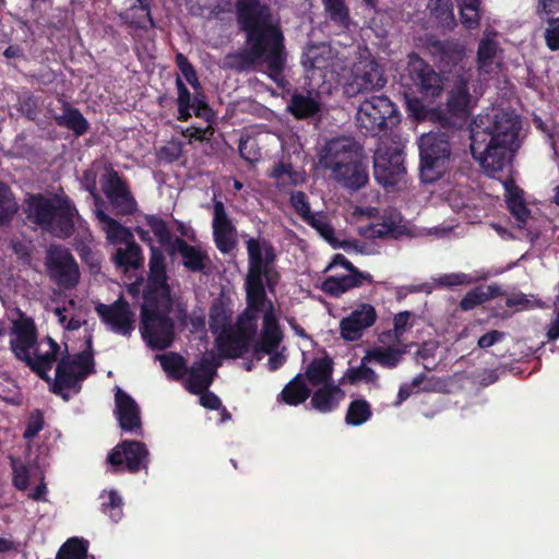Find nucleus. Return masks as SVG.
Listing matches in <instances>:
<instances>
[{
	"label": "nucleus",
	"instance_id": "nucleus-1",
	"mask_svg": "<svg viewBox=\"0 0 559 559\" xmlns=\"http://www.w3.org/2000/svg\"><path fill=\"white\" fill-rule=\"evenodd\" d=\"M236 16L246 35V49L228 53L224 59L225 68L243 72L261 64L267 76L278 87H284L288 53L284 33L273 21L271 7L260 0H237Z\"/></svg>",
	"mask_w": 559,
	"mask_h": 559
},
{
	"label": "nucleus",
	"instance_id": "nucleus-2",
	"mask_svg": "<svg viewBox=\"0 0 559 559\" xmlns=\"http://www.w3.org/2000/svg\"><path fill=\"white\" fill-rule=\"evenodd\" d=\"M32 352L25 353L17 359L25 362V365L36 373L41 380L49 384L51 393L69 401L70 396L66 392L72 390L74 393L81 391V382L85 380L91 373L94 372V357L92 350H83L74 356L66 355L58 361L56 368L55 380L48 374L57 360L59 353L48 350L45 354H39L37 348Z\"/></svg>",
	"mask_w": 559,
	"mask_h": 559
},
{
	"label": "nucleus",
	"instance_id": "nucleus-3",
	"mask_svg": "<svg viewBox=\"0 0 559 559\" xmlns=\"http://www.w3.org/2000/svg\"><path fill=\"white\" fill-rule=\"evenodd\" d=\"M24 212L28 222L59 239H68L74 233L78 210L68 197L31 194L25 202Z\"/></svg>",
	"mask_w": 559,
	"mask_h": 559
},
{
	"label": "nucleus",
	"instance_id": "nucleus-4",
	"mask_svg": "<svg viewBox=\"0 0 559 559\" xmlns=\"http://www.w3.org/2000/svg\"><path fill=\"white\" fill-rule=\"evenodd\" d=\"M419 178L431 185L444 178L453 167V153L447 132H428L418 140Z\"/></svg>",
	"mask_w": 559,
	"mask_h": 559
},
{
	"label": "nucleus",
	"instance_id": "nucleus-5",
	"mask_svg": "<svg viewBox=\"0 0 559 559\" xmlns=\"http://www.w3.org/2000/svg\"><path fill=\"white\" fill-rule=\"evenodd\" d=\"M165 300L144 299L141 306V334L152 349L164 350L171 346L175 324L168 316Z\"/></svg>",
	"mask_w": 559,
	"mask_h": 559
},
{
	"label": "nucleus",
	"instance_id": "nucleus-6",
	"mask_svg": "<svg viewBox=\"0 0 559 559\" xmlns=\"http://www.w3.org/2000/svg\"><path fill=\"white\" fill-rule=\"evenodd\" d=\"M400 121L397 108L384 95L366 98L358 107L356 126L364 135H378Z\"/></svg>",
	"mask_w": 559,
	"mask_h": 559
},
{
	"label": "nucleus",
	"instance_id": "nucleus-7",
	"mask_svg": "<svg viewBox=\"0 0 559 559\" xmlns=\"http://www.w3.org/2000/svg\"><path fill=\"white\" fill-rule=\"evenodd\" d=\"M405 174L402 148L392 141L380 139L373 155V176L383 187L397 185Z\"/></svg>",
	"mask_w": 559,
	"mask_h": 559
},
{
	"label": "nucleus",
	"instance_id": "nucleus-8",
	"mask_svg": "<svg viewBox=\"0 0 559 559\" xmlns=\"http://www.w3.org/2000/svg\"><path fill=\"white\" fill-rule=\"evenodd\" d=\"M471 153L491 178L501 173L512 159V146L490 139L483 142L479 131L472 133Z\"/></svg>",
	"mask_w": 559,
	"mask_h": 559
},
{
	"label": "nucleus",
	"instance_id": "nucleus-9",
	"mask_svg": "<svg viewBox=\"0 0 559 559\" xmlns=\"http://www.w3.org/2000/svg\"><path fill=\"white\" fill-rule=\"evenodd\" d=\"M45 265L50 280L58 286L72 289L79 284V264L69 249L51 245L46 252Z\"/></svg>",
	"mask_w": 559,
	"mask_h": 559
},
{
	"label": "nucleus",
	"instance_id": "nucleus-10",
	"mask_svg": "<svg viewBox=\"0 0 559 559\" xmlns=\"http://www.w3.org/2000/svg\"><path fill=\"white\" fill-rule=\"evenodd\" d=\"M246 248L249 262L246 286L264 285V276L276 262V250L270 240L260 237L247 239Z\"/></svg>",
	"mask_w": 559,
	"mask_h": 559
},
{
	"label": "nucleus",
	"instance_id": "nucleus-11",
	"mask_svg": "<svg viewBox=\"0 0 559 559\" xmlns=\"http://www.w3.org/2000/svg\"><path fill=\"white\" fill-rule=\"evenodd\" d=\"M402 79L406 81V85L415 87L425 97H437L442 91L440 74L415 52L408 55L407 67Z\"/></svg>",
	"mask_w": 559,
	"mask_h": 559
},
{
	"label": "nucleus",
	"instance_id": "nucleus-12",
	"mask_svg": "<svg viewBox=\"0 0 559 559\" xmlns=\"http://www.w3.org/2000/svg\"><path fill=\"white\" fill-rule=\"evenodd\" d=\"M471 94L466 82H459L449 92L445 110H433L430 119L438 122L445 130L459 128V120L468 115Z\"/></svg>",
	"mask_w": 559,
	"mask_h": 559
},
{
	"label": "nucleus",
	"instance_id": "nucleus-13",
	"mask_svg": "<svg viewBox=\"0 0 559 559\" xmlns=\"http://www.w3.org/2000/svg\"><path fill=\"white\" fill-rule=\"evenodd\" d=\"M102 190L117 215H133L138 211V202L127 181L119 173L110 168L102 176Z\"/></svg>",
	"mask_w": 559,
	"mask_h": 559
},
{
	"label": "nucleus",
	"instance_id": "nucleus-14",
	"mask_svg": "<svg viewBox=\"0 0 559 559\" xmlns=\"http://www.w3.org/2000/svg\"><path fill=\"white\" fill-rule=\"evenodd\" d=\"M362 147L352 138H335L325 143L319 153V164L332 174L341 170L353 158H358Z\"/></svg>",
	"mask_w": 559,
	"mask_h": 559
},
{
	"label": "nucleus",
	"instance_id": "nucleus-15",
	"mask_svg": "<svg viewBox=\"0 0 559 559\" xmlns=\"http://www.w3.org/2000/svg\"><path fill=\"white\" fill-rule=\"evenodd\" d=\"M168 276L166 273V262L162 250L154 245H151L150 260H148V276L147 284L143 290L144 299H162L169 306L170 287L168 285Z\"/></svg>",
	"mask_w": 559,
	"mask_h": 559
},
{
	"label": "nucleus",
	"instance_id": "nucleus-16",
	"mask_svg": "<svg viewBox=\"0 0 559 559\" xmlns=\"http://www.w3.org/2000/svg\"><path fill=\"white\" fill-rule=\"evenodd\" d=\"M95 311L112 332L123 336H130L133 332L134 313L122 296L110 305L98 304Z\"/></svg>",
	"mask_w": 559,
	"mask_h": 559
},
{
	"label": "nucleus",
	"instance_id": "nucleus-17",
	"mask_svg": "<svg viewBox=\"0 0 559 559\" xmlns=\"http://www.w3.org/2000/svg\"><path fill=\"white\" fill-rule=\"evenodd\" d=\"M107 462L116 469L126 463V468L130 473H138L142 468H147L148 450L141 441L123 440L109 452Z\"/></svg>",
	"mask_w": 559,
	"mask_h": 559
},
{
	"label": "nucleus",
	"instance_id": "nucleus-18",
	"mask_svg": "<svg viewBox=\"0 0 559 559\" xmlns=\"http://www.w3.org/2000/svg\"><path fill=\"white\" fill-rule=\"evenodd\" d=\"M385 84L382 67L374 59H365L354 66L353 81L348 88L354 93H365L383 88Z\"/></svg>",
	"mask_w": 559,
	"mask_h": 559
},
{
	"label": "nucleus",
	"instance_id": "nucleus-19",
	"mask_svg": "<svg viewBox=\"0 0 559 559\" xmlns=\"http://www.w3.org/2000/svg\"><path fill=\"white\" fill-rule=\"evenodd\" d=\"M212 227L216 248L222 253H229L234 250L237 243V229L229 218L224 203L219 200H214Z\"/></svg>",
	"mask_w": 559,
	"mask_h": 559
},
{
	"label": "nucleus",
	"instance_id": "nucleus-20",
	"mask_svg": "<svg viewBox=\"0 0 559 559\" xmlns=\"http://www.w3.org/2000/svg\"><path fill=\"white\" fill-rule=\"evenodd\" d=\"M520 129L521 120L516 115L501 111L495 116L491 126L479 133L483 142L490 139L512 146L519 136Z\"/></svg>",
	"mask_w": 559,
	"mask_h": 559
},
{
	"label": "nucleus",
	"instance_id": "nucleus-21",
	"mask_svg": "<svg viewBox=\"0 0 559 559\" xmlns=\"http://www.w3.org/2000/svg\"><path fill=\"white\" fill-rule=\"evenodd\" d=\"M377 318L378 314L372 305L360 304L348 317L341 320L342 337L350 342L358 341L362 332L376 323Z\"/></svg>",
	"mask_w": 559,
	"mask_h": 559
},
{
	"label": "nucleus",
	"instance_id": "nucleus-22",
	"mask_svg": "<svg viewBox=\"0 0 559 559\" xmlns=\"http://www.w3.org/2000/svg\"><path fill=\"white\" fill-rule=\"evenodd\" d=\"M283 337L284 335L275 314L274 306L272 301H269V307L265 309L262 318L260 338L252 346L253 353L255 355L260 353L273 354L277 350Z\"/></svg>",
	"mask_w": 559,
	"mask_h": 559
},
{
	"label": "nucleus",
	"instance_id": "nucleus-23",
	"mask_svg": "<svg viewBox=\"0 0 559 559\" xmlns=\"http://www.w3.org/2000/svg\"><path fill=\"white\" fill-rule=\"evenodd\" d=\"M219 366L221 361L214 356H204L194 361L187 372L188 378L185 383L187 391L191 394H200L202 391H206L212 385Z\"/></svg>",
	"mask_w": 559,
	"mask_h": 559
},
{
	"label": "nucleus",
	"instance_id": "nucleus-24",
	"mask_svg": "<svg viewBox=\"0 0 559 559\" xmlns=\"http://www.w3.org/2000/svg\"><path fill=\"white\" fill-rule=\"evenodd\" d=\"M365 283L373 284L372 275L368 272L354 270L348 272L347 275L325 277L320 288L325 295L338 298L350 289L361 287Z\"/></svg>",
	"mask_w": 559,
	"mask_h": 559
},
{
	"label": "nucleus",
	"instance_id": "nucleus-25",
	"mask_svg": "<svg viewBox=\"0 0 559 559\" xmlns=\"http://www.w3.org/2000/svg\"><path fill=\"white\" fill-rule=\"evenodd\" d=\"M167 253L170 257L179 253L182 258L183 266L192 273H206L207 265L211 263L210 257L205 251L189 245L180 237H175L174 245Z\"/></svg>",
	"mask_w": 559,
	"mask_h": 559
},
{
	"label": "nucleus",
	"instance_id": "nucleus-26",
	"mask_svg": "<svg viewBox=\"0 0 559 559\" xmlns=\"http://www.w3.org/2000/svg\"><path fill=\"white\" fill-rule=\"evenodd\" d=\"M429 51L442 70L449 72L465 57V47L454 39L433 40L429 44Z\"/></svg>",
	"mask_w": 559,
	"mask_h": 559
},
{
	"label": "nucleus",
	"instance_id": "nucleus-27",
	"mask_svg": "<svg viewBox=\"0 0 559 559\" xmlns=\"http://www.w3.org/2000/svg\"><path fill=\"white\" fill-rule=\"evenodd\" d=\"M115 404V413L122 430L134 431L141 429L140 408L136 402L120 388H117Z\"/></svg>",
	"mask_w": 559,
	"mask_h": 559
},
{
	"label": "nucleus",
	"instance_id": "nucleus-28",
	"mask_svg": "<svg viewBox=\"0 0 559 559\" xmlns=\"http://www.w3.org/2000/svg\"><path fill=\"white\" fill-rule=\"evenodd\" d=\"M333 178L345 188L357 191L366 186L369 179L368 166L364 160L362 152L358 158H353L341 170H335Z\"/></svg>",
	"mask_w": 559,
	"mask_h": 559
},
{
	"label": "nucleus",
	"instance_id": "nucleus-29",
	"mask_svg": "<svg viewBox=\"0 0 559 559\" xmlns=\"http://www.w3.org/2000/svg\"><path fill=\"white\" fill-rule=\"evenodd\" d=\"M13 331L16 337L10 342V347L16 358L35 349L37 345V330L33 319L23 318L14 324Z\"/></svg>",
	"mask_w": 559,
	"mask_h": 559
},
{
	"label": "nucleus",
	"instance_id": "nucleus-30",
	"mask_svg": "<svg viewBox=\"0 0 559 559\" xmlns=\"http://www.w3.org/2000/svg\"><path fill=\"white\" fill-rule=\"evenodd\" d=\"M508 210L516 219L518 226L523 228L530 218L531 211L523 198V191L515 185L513 178L508 176L503 181Z\"/></svg>",
	"mask_w": 559,
	"mask_h": 559
},
{
	"label": "nucleus",
	"instance_id": "nucleus-31",
	"mask_svg": "<svg viewBox=\"0 0 559 559\" xmlns=\"http://www.w3.org/2000/svg\"><path fill=\"white\" fill-rule=\"evenodd\" d=\"M344 397L345 392L338 385L326 383L313 392L310 404L316 411L325 414L335 411Z\"/></svg>",
	"mask_w": 559,
	"mask_h": 559
},
{
	"label": "nucleus",
	"instance_id": "nucleus-32",
	"mask_svg": "<svg viewBox=\"0 0 559 559\" xmlns=\"http://www.w3.org/2000/svg\"><path fill=\"white\" fill-rule=\"evenodd\" d=\"M152 0H135L124 12L120 13L122 23L129 27L146 31L154 27L155 23L151 14Z\"/></svg>",
	"mask_w": 559,
	"mask_h": 559
},
{
	"label": "nucleus",
	"instance_id": "nucleus-33",
	"mask_svg": "<svg viewBox=\"0 0 559 559\" xmlns=\"http://www.w3.org/2000/svg\"><path fill=\"white\" fill-rule=\"evenodd\" d=\"M426 10L429 20L438 27L452 31L456 26L451 0H428Z\"/></svg>",
	"mask_w": 559,
	"mask_h": 559
},
{
	"label": "nucleus",
	"instance_id": "nucleus-34",
	"mask_svg": "<svg viewBox=\"0 0 559 559\" xmlns=\"http://www.w3.org/2000/svg\"><path fill=\"white\" fill-rule=\"evenodd\" d=\"M287 111L296 119L305 120L318 115L321 111V104L310 92L302 94L295 91L287 105Z\"/></svg>",
	"mask_w": 559,
	"mask_h": 559
},
{
	"label": "nucleus",
	"instance_id": "nucleus-35",
	"mask_svg": "<svg viewBox=\"0 0 559 559\" xmlns=\"http://www.w3.org/2000/svg\"><path fill=\"white\" fill-rule=\"evenodd\" d=\"M95 214L96 218L104 225L103 229L108 242L111 245H127L134 241L132 231L117 219L106 214L103 210H97Z\"/></svg>",
	"mask_w": 559,
	"mask_h": 559
},
{
	"label": "nucleus",
	"instance_id": "nucleus-36",
	"mask_svg": "<svg viewBox=\"0 0 559 559\" xmlns=\"http://www.w3.org/2000/svg\"><path fill=\"white\" fill-rule=\"evenodd\" d=\"M53 120L59 127L71 130L76 136L85 134L90 129V123L80 109L66 100L62 103V114L55 115Z\"/></svg>",
	"mask_w": 559,
	"mask_h": 559
},
{
	"label": "nucleus",
	"instance_id": "nucleus-37",
	"mask_svg": "<svg viewBox=\"0 0 559 559\" xmlns=\"http://www.w3.org/2000/svg\"><path fill=\"white\" fill-rule=\"evenodd\" d=\"M401 214L395 210L385 211L379 222L370 225V234L373 238L392 237L397 238L403 234L404 227L401 225Z\"/></svg>",
	"mask_w": 559,
	"mask_h": 559
},
{
	"label": "nucleus",
	"instance_id": "nucleus-38",
	"mask_svg": "<svg viewBox=\"0 0 559 559\" xmlns=\"http://www.w3.org/2000/svg\"><path fill=\"white\" fill-rule=\"evenodd\" d=\"M502 294V288L497 284L477 286L467 292L460 300V309L463 311H471L486 301L501 296Z\"/></svg>",
	"mask_w": 559,
	"mask_h": 559
},
{
	"label": "nucleus",
	"instance_id": "nucleus-39",
	"mask_svg": "<svg viewBox=\"0 0 559 559\" xmlns=\"http://www.w3.org/2000/svg\"><path fill=\"white\" fill-rule=\"evenodd\" d=\"M332 373L333 360L326 353L323 357L313 358L305 371L308 381L314 386L330 383Z\"/></svg>",
	"mask_w": 559,
	"mask_h": 559
},
{
	"label": "nucleus",
	"instance_id": "nucleus-40",
	"mask_svg": "<svg viewBox=\"0 0 559 559\" xmlns=\"http://www.w3.org/2000/svg\"><path fill=\"white\" fill-rule=\"evenodd\" d=\"M112 261L124 273L130 270H138L143 264L142 249L135 241L127 243L124 248L116 249Z\"/></svg>",
	"mask_w": 559,
	"mask_h": 559
},
{
	"label": "nucleus",
	"instance_id": "nucleus-41",
	"mask_svg": "<svg viewBox=\"0 0 559 559\" xmlns=\"http://www.w3.org/2000/svg\"><path fill=\"white\" fill-rule=\"evenodd\" d=\"M305 223L314 228L320 234V236L324 240H326L334 249L342 248L344 250H348L349 248L355 246V243L350 240L340 241L335 237V230L333 226L330 224V222L326 219L324 215L313 214Z\"/></svg>",
	"mask_w": 559,
	"mask_h": 559
},
{
	"label": "nucleus",
	"instance_id": "nucleus-42",
	"mask_svg": "<svg viewBox=\"0 0 559 559\" xmlns=\"http://www.w3.org/2000/svg\"><path fill=\"white\" fill-rule=\"evenodd\" d=\"M311 395V390L307 385L302 374L295 376L282 390V400L288 404L297 406Z\"/></svg>",
	"mask_w": 559,
	"mask_h": 559
},
{
	"label": "nucleus",
	"instance_id": "nucleus-43",
	"mask_svg": "<svg viewBox=\"0 0 559 559\" xmlns=\"http://www.w3.org/2000/svg\"><path fill=\"white\" fill-rule=\"evenodd\" d=\"M216 346L222 358L236 359L249 352L246 342L237 334L219 335L216 338Z\"/></svg>",
	"mask_w": 559,
	"mask_h": 559
},
{
	"label": "nucleus",
	"instance_id": "nucleus-44",
	"mask_svg": "<svg viewBox=\"0 0 559 559\" xmlns=\"http://www.w3.org/2000/svg\"><path fill=\"white\" fill-rule=\"evenodd\" d=\"M163 370L167 373L169 379L181 380L188 372L187 360L178 353L169 352L166 354L156 355Z\"/></svg>",
	"mask_w": 559,
	"mask_h": 559
},
{
	"label": "nucleus",
	"instance_id": "nucleus-45",
	"mask_svg": "<svg viewBox=\"0 0 559 559\" xmlns=\"http://www.w3.org/2000/svg\"><path fill=\"white\" fill-rule=\"evenodd\" d=\"M231 312L221 300L213 302L209 312V326L213 334L223 333L230 324Z\"/></svg>",
	"mask_w": 559,
	"mask_h": 559
},
{
	"label": "nucleus",
	"instance_id": "nucleus-46",
	"mask_svg": "<svg viewBox=\"0 0 559 559\" xmlns=\"http://www.w3.org/2000/svg\"><path fill=\"white\" fill-rule=\"evenodd\" d=\"M372 416L370 403L365 399H355L348 405L345 421L350 426H361Z\"/></svg>",
	"mask_w": 559,
	"mask_h": 559
},
{
	"label": "nucleus",
	"instance_id": "nucleus-47",
	"mask_svg": "<svg viewBox=\"0 0 559 559\" xmlns=\"http://www.w3.org/2000/svg\"><path fill=\"white\" fill-rule=\"evenodd\" d=\"M144 219L158 242L168 251L173 247L175 238L166 221L155 214H145Z\"/></svg>",
	"mask_w": 559,
	"mask_h": 559
},
{
	"label": "nucleus",
	"instance_id": "nucleus-48",
	"mask_svg": "<svg viewBox=\"0 0 559 559\" xmlns=\"http://www.w3.org/2000/svg\"><path fill=\"white\" fill-rule=\"evenodd\" d=\"M88 540L70 537L59 549L56 559H87Z\"/></svg>",
	"mask_w": 559,
	"mask_h": 559
},
{
	"label": "nucleus",
	"instance_id": "nucleus-49",
	"mask_svg": "<svg viewBox=\"0 0 559 559\" xmlns=\"http://www.w3.org/2000/svg\"><path fill=\"white\" fill-rule=\"evenodd\" d=\"M19 205L10 187L0 181V226L11 222Z\"/></svg>",
	"mask_w": 559,
	"mask_h": 559
},
{
	"label": "nucleus",
	"instance_id": "nucleus-50",
	"mask_svg": "<svg viewBox=\"0 0 559 559\" xmlns=\"http://www.w3.org/2000/svg\"><path fill=\"white\" fill-rule=\"evenodd\" d=\"M330 48H312L302 60V64L307 70L324 71L332 66V56Z\"/></svg>",
	"mask_w": 559,
	"mask_h": 559
},
{
	"label": "nucleus",
	"instance_id": "nucleus-51",
	"mask_svg": "<svg viewBox=\"0 0 559 559\" xmlns=\"http://www.w3.org/2000/svg\"><path fill=\"white\" fill-rule=\"evenodd\" d=\"M330 20L341 27L348 28L350 24L349 10L345 0H322Z\"/></svg>",
	"mask_w": 559,
	"mask_h": 559
},
{
	"label": "nucleus",
	"instance_id": "nucleus-52",
	"mask_svg": "<svg viewBox=\"0 0 559 559\" xmlns=\"http://www.w3.org/2000/svg\"><path fill=\"white\" fill-rule=\"evenodd\" d=\"M488 274H467L463 272L444 274L436 280V283L440 287L452 288L461 285H471L480 281L487 280Z\"/></svg>",
	"mask_w": 559,
	"mask_h": 559
},
{
	"label": "nucleus",
	"instance_id": "nucleus-53",
	"mask_svg": "<svg viewBox=\"0 0 559 559\" xmlns=\"http://www.w3.org/2000/svg\"><path fill=\"white\" fill-rule=\"evenodd\" d=\"M403 352L399 348L388 347L385 349L369 350L364 360H374L385 368H395L402 360Z\"/></svg>",
	"mask_w": 559,
	"mask_h": 559
},
{
	"label": "nucleus",
	"instance_id": "nucleus-54",
	"mask_svg": "<svg viewBox=\"0 0 559 559\" xmlns=\"http://www.w3.org/2000/svg\"><path fill=\"white\" fill-rule=\"evenodd\" d=\"M176 87H177V105H178V116L177 119L180 121H188L191 118V108L193 96L190 91L178 75L176 79Z\"/></svg>",
	"mask_w": 559,
	"mask_h": 559
},
{
	"label": "nucleus",
	"instance_id": "nucleus-55",
	"mask_svg": "<svg viewBox=\"0 0 559 559\" xmlns=\"http://www.w3.org/2000/svg\"><path fill=\"white\" fill-rule=\"evenodd\" d=\"M15 107L27 120L34 121L39 114V99L31 92H23L17 95Z\"/></svg>",
	"mask_w": 559,
	"mask_h": 559
},
{
	"label": "nucleus",
	"instance_id": "nucleus-56",
	"mask_svg": "<svg viewBox=\"0 0 559 559\" xmlns=\"http://www.w3.org/2000/svg\"><path fill=\"white\" fill-rule=\"evenodd\" d=\"M498 52V43L490 38H483L478 43L477 48V66L480 70H485L492 66Z\"/></svg>",
	"mask_w": 559,
	"mask_h": 559
},
{
	"label": "nucleus",
	"instance_id": "nucleus-57",
	"mask_svg": "<svg viewBox=\"0 0 559 559\" xmlns=\"http://www.w3.org/2000/svg\"><path fill=\"white\" fill-rule=\"evenodd\" d=\"M102 512L107 514L112 522L118 523L122 515V498L116 490H110L107 496H102Z\"/></svg>",
	"mask_w": 559,
	"mask_h": 559
},
{
	"label": "nucleus",
	"instance_id": "nucleus-58",
	"mask_svg": "<svg viewBox=\"0 0 559 559\" xmlns=\"http://www.w3.org/2000/svg\"><path fill=\"white\" fill-rule=\"evenodd\" d=\"M12 467V485L17 490H26L29 485V471L27 465L21 459L13 455L9 456Z\"/></svg>",
	"mask_w": 559,
	"mask_h": 559
},
{
	"label": "nucleus",
	"instance_id": "nucleus-59",
	"mask_svg": "<svg viewBox=\"0 0 559 559\" xmlns=\"http://www.w3.org/2000/svg\"><path fill=\"white\" fill-rule=\"evenodd\" d=\"M366 360L362 359V364L356 368H348L345 372L344 379H346L350 384H357L360 381L366 383H374L378 380V376L374 370L365 364Z\"/></svg>",
	"mask_w": 559,
	"mask_h": 559
},
{
	"label": "nucleus",
	"instance_id": "nucleus-60",
	"mask_svg": "<svg viewBox=\"0 0 559 559\" xmlns=\"http://www.w3.org/2000/svg\"><path fill=\"white\" fill-rule=\"evenodd\" d=\"M176 66L180 70L186 81L192 86L194 91H201L202 86L198 79L197 71L189 59L181 52L175 57Z\"/></svg>",
	"mask_w": 559,
	"mask_h": 559
},
{
	"label": "nucleus",
	"instance_id": "nucleus-61",
	"mask_svg": "<svg viewBox=\"0 0 559 559\" xmlns=\"http://www.w3.org/2000/svg\"><path fill=\"white\" fill-rule=\"evenodd\" d=\"M246 299L251 309L263 310L267 299L264 285L246 286Z\"/></svg>",
	"mask_w": 559,
	"mask_h": 559
},
{
	"label": "nucleus",
	"instance_id": "nucleus-62",
	"mask_svg": "<svg viewBox=\"0 0 559 559\" xmlns=\"http://www.w3.org/2000/svg\"><path fill=\"white\" fill-rule=\"evenodd\" d=\"M195 117L204 119L206 122H213L214 111L205 100V96L200 91H194L192 108Z\"/></svg>",
	"mask_w": 559,
	"mask_h": 559
},
{
	"label": "nucleus",
	"instance_id": "nucleus-63",
	"mask_svg": "<svg viewBox=\"0 0 559 559\" xmlns=\"http://www.w3.org/2000/svg\"><path fill=\"white\" fill-rule=\"evenodd\" d=\"M45 420L41 411L35 409L28 419L26 428L23 433L25 440H33L44 428Z\"/></svg>",
	"mask_w": 559,
	"mask_h": 559
},
{
	"label": "nucleus",
	"instance_id": "nucleus-64",
	"mask_svg": "<svg viewBox=\"0 0 559 559\" xmlns=\"http://www.w3.org/2000/svg\"><path fill=\"white\" fill-rule=\"evenodd\" d=\"M545 41L551 51L559 50V17H550L545 31Z\"/></svg>",
	"mask_w": 559,
	"mask_h": 559
}]
</instances>
